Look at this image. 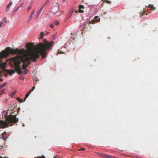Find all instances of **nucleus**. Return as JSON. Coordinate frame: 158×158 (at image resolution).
Wrapping results in <instances>:
<instances>
[{
  "mask_svg": "<svg viewBox=\"0 0 158 158\" xmlns=\"http://www.w3.org/2000/svg\"><path fill=\"white\" fill-rule=\"evenodd\" d=\"M43 32L42 31L40 33V38L41 39H42L43 38Z\"/></svg>",
  "mask_w": 158,
  "mask_h": 158,
  "instance_id": "a211bd4d",
  "label": "nucleus"
},
{
  "mask_svg": "<svg viewBox=\"0 0 158 158\" xmlns=\"http://www.w3.org/2000/svg\"><path fill=\"white\" fill-rule=\"evenodd\" d=\"M2 135H6V132H5V131L4 132L2 133Z\"/></svg>",
  "mask_w": 158,
  "mask_h": 158,
  "instance_id": "473e14b6",
  "label": "nucleus"
},
{
  "mask_svg": "<svg viewBox=\"0 0 158 158\" xmlns=\"http://www.w3.org/2000/svg\"><path fill=\"white\" fill-rule=\"evenodd\" d=\"M50 27L51 28H52L54 27V25L52 24H50Z\"/></svg>",
  "mask_w": 158,
  "mask_h": 158,
  "instance_id": "cd10ccee",
  "label": "nucleus"
},
{
  "mask_svg": "<svg viewBox=\"0 0 158 158\" xmlns=\"http://www.w3.org/2000/svg\"><path fill=\"white\" fill-rule=\"evenodd\" d=\"M44 43L38 44L36 47L33 48L32 44L27 43L25 47L27 49L24 48L14 49L10 47H6L5 49L0 52V59H6L10 55H17L15 57H12L9 59H37L41 56L42 59L45 58L48 51L53 46L54 42H48L46 39L43 40Z\"/></svg>",
  "mask_w": 158,
  "mask_h": 158,
  "instance_id": "f257e3e1",
  "label": "nucleus"
},
{
  "mask_svg": "<svg viewBox=\"0 0 158 158\" xmlns=\"http://www.w3.org/2000/svg\"><path fill=\"white\" fill-rule=\"evenodd\" d=\"M40 158H44V156H42L40 157Z\"/></svg>",
  "mask_w": 158,
  "mask_h": 158,
  "instance_id": "f704fd0d",
  "label": "nucleus"
},
{
  "mask_svg": "<svg viewBox=\"0 0 158 158\" xmlns=\"http://www.w3.org/2000/svg\"><path fill=\"white\" fill-rule=\"evenodd\" d=\"M146 11V9L145 8H143V11L142 12H141L140 13V16L141 17L144 15Z\"/></svg>",
  "mask_w": 158,
  "mask_h": 158,
  "instance_id": "1a4fd4ad",
  "label": "nucleus"
},
{
  "mask_svg": "<svg viewBox=\"0 0 158 158\" xmlns=\"http://www.w3.org/2000/svg\"><path fill=\"white\" fill-rule=\"evenodd\" d=\"M99 20V18L98 16H95L93 19L89 23L93 24L95 23L96 22H98V21Z\"/></svg>",
  "mask_w": 158,
  "mask_h": 158,
  "instance_id": "423d86ee",
  "label": "nucleus"
},
{
  "mask_svg": "<svg viewBox=\"0 0 158 158\" xmlns=\"http://www.w3.org/2000/svg\"><path fill=\"white\" fill-rule=\"evenodd\" d=\"M44 6V5H43L42 6V7L40 8V9L38 10L37 13L40 15L41 11H42V10L43 9Z\"/></svg>",
  "mask_w": 158,
  "mask_h": 158,
  "instance_id": "ddd939ff",
  "label": "nucleus"
},
{
  "mask_svg": "<svg viewBox=\"0 0 158 158\" xmlns=\"http://www.w3.org/2000/svg\"><path fill=\"white\" fill-rule=\"evenodd\" d=\"M2 62L0 60V67L3 72L7 73L10 75L16 71L19 74H26L28 70L25 69L31 61L35 62L36 60H6Z\"/></svg>",
  "mask_w": 158,
  "mask_h": 158,
  "instance_id": "f03ea898",
  "label": "nucleus"
},
{
  "mask_svg": "<svg viewBox=\"0 0 158 158\" xmlns=\"http://www.w3.org/2000/svg\"><path fill=\"white\" fill-rule=\"evenodd\" d=\"M23 4V3H22L21 4L20 6H19V7H22Z\"/></svg>",
  "mask_w": 158,
  "mask_h": 158,
  "instance_id": "72a5a7b5",
  "label": "nucleus"
},
{
  "mask_svg": "<svg viewBox=\"0 0 158 158\" xmlns=\"http://www.w3.org/2000/svg\"><path fill=\"white\" fill-rule=\"evenodd\" d=\"M19 7H17V8H16V9H15V11H18L19 10Z\"/></svg>",
  "mask_w": 158,
  "mask_h": 158,
  "instance_id": "2f4dec72",
  "label": "nucleus"
},
{
  "mask_svg": "<svg viewBox=\"0 0 158 158\" xmlns=\"http://www.w3.org/2000/svg\"><path fill=\"white\" fill-rule=\"evenodd\" d=\"M35 158H38L37 157H35Z\"/></svg>",
  "mask_w": 158,
  "mask_h": 158,
  "instance_id": "a18cd8bd",
  "label": "nucleus"
},
{
  "mask_svg": "<svg viewBox=\"0 0 158 158\" xmlns=\"http://www.w3.org/2000/svg\"><path fill=\"white\" fill-rule=\"evenodd\" d=\"M2 138L4 140H5L7 138V136L6 135H2Z\"/></svg>",
  "mask_w": 158,
  "mask_h": 158,
  "instance_id": "4468645a",
  "label": "nucleus"
},
{
  "mask_svg": "<svg viewBox=\"0 0 158 158\" xmlns=\"http://www.w3.org/2000/svg\"><path fill=\"white\" fill-rule=\"evenodd\" d=\"M6 24L5 23H3L2 21H1L0 22V28L4 26Z\"/></svg>",
  "mask_w": 158,
  "mask_h": 158,
  "instance_id": "2eb2a0df",
  "label": "nucleus"
},
{
  "mask_svg": "<svg viewBox=\"0 0 158 158\" xmlns=\"http://www.w3.org/2000/svg\"><path fill=\"white\" fill-rule=\"evenodd\" d=\"M2 21L3 22V23H5L6 24L7 23V20L6 17H4L2 19Z\"/></svg>",
  "mask_w": 158,
  "mask_h": 158,
  "instance_id": "dca6fc26",
  "label": "nucleus"
},
{
  "mask_svg": "<svg viewBox=\"0 0 158 158\" xmlns=\"http://www.w3.org/2000/svg\"><path fill=\"white\" fill-rule=\"evenodd\" d=\"M148 7H150L151 8V10H153V9H155V8L154 7L153 5L151 4H149L148 6Z\"/></svg>",
  "mask_w": 158,
  "mask_h": 158,
  "instance_id": "f8f14e48",
  "label": "nucleus"
},
{
  "mask_svg": "<svg viewBox=\"0 0 158 158\" xmlns=\"http://www.w3.org/2000/svg\"><path fill=\"white\" fill-rule=\"evenodd\" d=\"M4 158H7V157H6Z\"/></svg>",
  "mask_w": 158,
  "mask_h": 158,
  "instance_id": "79ce46f5",
  "label": "nucleus"
},
{
  "mask_svg": "<svg viewBox=\"0 0 158 158\" xmlns=\"http://www.w3.org/2000/svg\"><path fill=\"white\" fill-rule=\"evenodd\" d=\"M54 23L56 25H58L59 24V22L57 20L55 21Z\"/></svg>",
  "mask_w": 158,
  "mask_h": 158,
  "instance_id": "4be33fe9",
  "label": "nucleus"
},
{
  "mask_svg": "<svg viewBox=\"0 0 158 158\" xmlns=\"http://www.w3.org/2000/svg\"><path fill=\"white\" fill-rule=\"evenodd\" d=\"M79 151H84L85 150V149L84 148H81L77 150Z\"/></svg>",
  "mask_w": 158,
  "mask_h": 158,
  "instance_id": "412c9836",
  "label": "nucleus"
},
{
  "mask_svg": "<svg viewBox=\"0 0 158 158\" xmlns=\"http://www.w3.org/2000/svg\"><path fill=\"white\" fill-rule=\"evenodd\" d=\"M72 13H71V12H69V14H69L70 15H72Z\"/></svg>",
  "mask_w": 158,
  "mask_h": 158,
  "instance_id": "e433bc0d",
  "label": "nucleus"
},
{
  "mask_svg": "<svg viewBox=\"0 0 158 158\" xmlns=\"http://www.w3.org/2000/svg\"><path fill=\"white\" fill-rule=\"evenodd\" d=\"M0 81H3V80L2 78H0Z\"/></svg>",
  "mask_w": 158,
  "mask_h": 158,
  "instance_id": "c9c22d12",
  "label": "nucleus"
},
{
  "mask_svg": "<svg viewBox=\"0 0 158 158\" xmlns=\"http://www.w3.org/2000/svg\"><path fill=\"white\" fill-rule=\"evenodd\" d=\"M75 10H73V8H70V10H69V12H71V13H73V11L74 10V11Z\"/></svg>",
  "mask_w": 158,
  "mask_h": 158,
  "instance_id": "393cba45",
  "label": "nucleus"
},
{
  "mask_svg": "<svg viewBox=\"0 0 158 158\" xmlns=\"http://www.w3.org/2000/svg\"><path fill=\"white\" fill-rule=\"evenodd\" d=\"M71 15H70L69 14H68L67 15V18L68 19H69L71 16Z\"/></svg>",
  "mask_w": 158,
  "mask_h": 158,
  "instance_id": "c85d7f7f",
  "label": "nucleus"
},
{
  "mask_svg": "<svg viewBox=\"0 0 158 158\" xmlns=\"http://www.w3.org/2000/svg\"><path fill=\"white\" fill-rule=\"evenodd\" d=\"M32 8V6L31 5H29V6L28 7L27 9V11L28 12Z\"/></svg>",
  "mask_w": 158,
  "mask_h": 158,
  "instance_id": "aec40b11",
  "label": "nucleus"
},
{
  "mask_svg": "<svg viewBox=\"0 0 158 158\" xmlns=\"http://www.w3.org/2000/svg\"><path fill=\"white\" fill-rule=\"evenodd\" d=\"M99 19V21H100V18Z\"/></svg>",
  "mask_w": 158,
  "mask_h": 158,
  "instance_id": "37998d69",
  "label": "nucleus"
},
{
  "mask_svg": "<svg viewBox=\"0 0 158 158\" xmlns=\"http://www.w3.org/2000/svg\"><path fill=\"white\" fill-rule=\"evenodd\" d=\"M54 158H56V157H54Z\"/></svg>",
  "mask_w": 158,
  "mask_h": 158,
  "instance_id": "c03bdc74",
  "label": "nucleus"
},
{
  "mask_svg": "<svg viewBox=\"0 0 158 158\" xmlns=\"http://www.w3.org/2000/svg\"><path fill=\"white\" fill-rule=\"evenodd\" d=\"M18 121L15 115H10L7 117L5 121L0 120V128H4L8 125L11 126L14 123H16Z\"/></svg>",
  "mask_w": 158,
  "mask_h": 158,
  "instance_id": "7ed1b4c3",
  "label": "nucleus"
},
{
  "mask_svg": "<svg viewBox=\"0 0 158 158\" xmlns=\"http://www.w3.org/2000/svg\"><path fill=\"white\" fill-rule=\"evenodd\" d=\"M15 94V92H13L11 94V96L12 97H13Z\"/></svg>",
  "mask_w": 158,
  "mask_h": 158,
  "instance_id": "7c9ffc66",
  "label": "nucleus"
},
{
  "mask_svg": "<svg viewBox=\"0 0 158 158\" xmlns=\"http://www.w3.org/2000/svg\"><path fill=\"white\" fill-rule=\"evenodd\" d=\"M17 99L19 102H23L22 99H20L19 98H18Z\"/></svg>",
  "mask_w": 158,
  "mask_h": 158,
  "instance_id": "6ab92c4d",
  "label": "nucleus"
},
{
  "mask_svg": "<svg viewBox=\"0 0 158 158\" xmlns=\"http://www.w3.org/2000/svg\"><path fill=\"white\" fill-rule=\"evenodd\" d=\"M2 88V87H1V85H0V89H1Z\"/></svg>",
  "mask_w": 158,
  "mask_h": 158,
  "instance_id": "58836bf2",
  "label": "nucleus"
},
{
  "mask_svg": "<svg viewBox=\"0 0 158 158\" xmlns=\"http://www.w3.org/2000/svg\"><path fill=\"white\" fill-rule=\"evenodd\" d=\"M99 156H101L105 158H116L111 156L104 154L102 153H99Z\"/></svg>",
  "mask_w": 158,
  "mask_h": 158,
  "instance_id": "39448f33",
  "label": "nucleus"
},
{
  "mask_svg": "<svg viewBox=\"0 0 158 158\" xmlns=\"http://www.w3.org/2000/svg\"><path fill=\"white\" fill-rule=\"evenodd\" d=\"M12 4V2H9L8 4H7V5L6 6V9H7V11H8V9L9 8V7L11 6V5Z\"/></svg>",
  "mask_w": 158,
  "mask_h": 158,
  "instance_id": "9b49d317",
  "label": "nucleus"
},
{
  "mask_svg": "<svg viewBox=\"0 0 158 158\" xmlns=\"http://www.w3.org/2000/svg\"><path fill=\"white\" fill-rule=\"evenodd\" d=\"M0 158H2V157L0 156Z\"/></svg>",
  "mask_w": 158,
  "mask_h": 158,
  "instance_id": "a19ab883",
  "label": "nucleus"
},
{
  "mask_svg": "<svg viewBox=\"0 0 158 158\" xmlns=\"http://www.w3.org/2000/svg\"><path fill=\"white\" fill-rule=\"evenodd\" d=\"M54 4L55 5H53L51 8V10L53 12H56L58 10L59 6V5L57 3H55Z\"/></svg>",
  "mask_w": 158,
  "mask_h": 158,
  "instance_id": "20e7f679",
  "label": "nucleus"
},
{
  "mask_svg": "<svg viewBox=\"0 0 158 158\" xmlns=\"http://www.w3.org/2000/svg\"><path fill=\"white\" fill-rule=\"evenodd\" d=\"M84 6H83L82 5H80L78 6L79 9L78 10H74L75 12L76 13H77L78 12L80 13H83L84 12V11L83 10H81V8H83Z\"/></svg>",
  "mask_w": 158,
  "mask_h": 158,
  "instance_id": "0eeeda50",
  "label": "nucleus"
},
{
  "mask_svg": "<svg viewBox=\"0 0 158 158\" xmlns=\"http://www.w3.org/2000/svg\"><path fill=\"white\" fill-rule=\"evenodd\" d=\"M56 36V35H53V37H55Z\"/></svg>",
  "mask_w": 158,
  "mask_h": 158,
  "instance_id": "ea45409f",
  "label": "nucleus"
},
{
  "mask_svg": "<svg viewBox=\"0 0 158 158\" xmlns=\"http://www.w3.org/2000/svg\"><path fill=\"white\" fill-rule=\"evenodd\" d=\"M35 88V86L33 87L30 90V93H31Z\"/></svg>",
  "mask_w": 158,
  "mask_h": 158,
  "instance_id": "a878e982",
  "label": "nucleus"
},
{
  "mask_svg": "<svg viewBox=\"0 0 158 158\" xmlns=\"http://www.w3.org/2000/svg\"><path fill=\"white\" fill-rule=\"evenodd\" d=\"M36 9H35L32 11V12H31V15L29 17V21H30L31 19V18H32V17H33V15H34V13H35V10Z\"/></svg>",
  "mask_w": 158,
  "mask_h": 158,
  "instance_id": "6e6552de",
  "label": "nucleus"
},
{
  "mask_svg": "<svg viewBox=\"0 0 158 158\" xmlns=\"http://www.w3.org/2000/svg\"><path fill=\"white\" fill-rule=\"evenodd\" d=\"M101 1H102V5H103V3L104 2H105L106 3H107V4H110L111 3V1H109V0H102Z\"/></svg>",
  "mask_w": 158,
  "mask_h": 158,
  "instance_id": "9d476101",
  "label": "nucleus"
},
{
  "mask_svg": "<svg viewBox=\"0 0 158 158\" xmlns=\"http://www.w3.org/2000/svg\"><path fill=\"white\" fill-rule=\"evenodd\" d=\"M39 15H40V14L37 13V15H36V18H35L36 19H37V18L39 17Z\"/></svg>",
  "mask_w": 158,
  "mask_h": 158,
  "instance_id": "c756f323",
  "label": "nucleus"
},
{
  "mask_svg": "<svg viewBox=\"0 0 158 158\" xmlns=\"http://www.w3.org/2000/svg\"><path fill=\"white\" fill-rule=\"evenodd\" d=\"M5 76L7 77V74H5Z\"/></svg>",
  "mask_w": 158,
  "mask_h": 158,
  "instance_id": "4c0bfd02",
  "label": "nucleus"
},
{
  "mask_svg": "<svg viewBox=\"0 0 158 158\" xmlns=\"http://www.w3.org/2000/svg\"><path fill=\"white\" fill-rule=\"evenodd\" d=\"M31 93H30V91H29V92L27 93V94L25 95V99H24V101H25L26 99L28 97L29 95H30V94Z\"/></svg>",
  "mask_w": 158,
  "mask_h": 158,
  "instance_id": "f3484780",
  "label": "nucleus"
},
{
  "mask_svg": "<svg viewBox=\"0 0 158 158\" xmlns=\"http://www.w3.org/2000/svg\"><path fill=\"white\" fill-rule=\"evenodd\" d=\"M7 84V83L5 82L2 85H1V87H4Z\"/></svg>",
  "mask_w": 158,
  "mask_h": 158,
  "instance_id": "bb28decb",
  "label": "nucleus"
},
{
  "mask_svg": "<svg viewBox=\"0 0 158 158\" xmlns=\"http://www.w3.org/2000/svg\"><path fill=\"white\" fill-rule=\"evenodd\" d=\"M64 53V52H63L60 50H58V54H61V53Z\"/></svg>",
  "mask_w": 158,
  "mask_h": 158,
  "instance_id": "5701e85b",
  "label": "nucleus"
},
{
  "mask_svg": "<svg viewBox=\"0 0 158 158\" xmlns=\"http://www.w3.org/2000/svg\"><path fill=\"white\" fill-rule=\"evenodd\" d=\"M4 89L0 91V95L4 93Z\"/></svg>",
  "mask_w": 158,
  "mask_h": 158,
  "instance_id": "b1692460",
  "label": "nucleus"
}]
</instances>
